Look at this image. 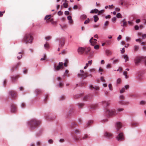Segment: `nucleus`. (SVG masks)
<instances>
[{
    "mask_svg": "<svg viewBox=\"0 0 146 146\" xmlns=\"http://www.w3.org/2000/svg\"><path fill=\"white\" fill-rule=\"evenodd\" d=\"M33 40V38L30 33H26L22 39V42L27 44L31 43Z\"/></svg>",
    "mask_w": 146,
    "mask_h": 146,
    "instance_id": "obj_1",
    "label": "nucleus"
},
{
    "mask_svg": "<svg viewBox=\"0 0 146 146\" xmlns=\"http://www.w3.org/2000/svg\"><path fill=\"white\" fill-rule=\"evenodd\" d=\"M40 123V121L37 120L35 119H33L29 122V124L31 128L33 129L36 128Z\"/></svg>",
    "mask_w": 146,
    "mask_h": 146,
    "instance_id": "obj_2",
    "label": "nucleus"
},
{
    "mask_svg": "<svg viewBox=\"0 0 146 146\" xmlns=\"http://www.w3.org/2000/svg\"><path fill=\"white\" fill-rule=\"evenodd\" d=\"M80 73L78 74V76L79 77H80L83 79L86 78L88 76H92V75L90 74L88 75V74L87 72L84 73V71L83 70H80Z\"/></svg>",
    "mask_w": 146,
    "mask_h": 146,
    "instance_id": "obj_3",
    "label": "nucleus"
},
{
    "mask_svg": "<svg viewBox=\"0 0 146 146\" xmlns=\"http://www.w3.org/2000/svg\"><path fill=\"white\" fill-rule=\"evenodd\" d=\"M116 139L118 141H122L125 139V137L122 132L119 133L116 137Z\"/></svg>",
    "mask_w": 146,
    "mask_h": 146,
    "instance_id": "obj_4",
    "label": "nucleus"
},
{
    "mask_svg": "<svg viewBox=\"0 0 146 146\" xmlns=\"http://www.w3.org/2000/svg\"><path fill=\"white\" fill-rule=\"evenodd\" d=\"M63 68V63L62 62H60L59 63L58 65L56 66L54 65V69L55 71H58L61 68Z\"/></svg>",
    "mask_w": 146,
    "mask_h": 146,
    "instance_id": "obj_5",
    "label": "nucleus"
},
{
    "mask_svg": "<svg viewBox=\"0 0 146 146\" xmlns=\"http://www.w3.org/2000/svg\"><path fill=\"white\" fill-rule=\"evenodd\" d=\"M10 97L12 98H14L17 96V94L14 91H10L9 92Z\"/></svg>",
    "mask_w": 146,
    "mask_h": 146,
    "instance_id": "obj_6",
    "label": "nucleus"
},
{
    "mask_svg": "<svg viewBox=\"0 0 146 146\" xmlns=\"http://www.w3.org/2000/svg\"><path fill=\"white\" fill-rule=\"evenodd\" d=\"M106 113L108 114L109 116L114 115L115 113V111L114 110H108L106 112Z\"/></svg>",
    "mask_w": 146,
    "mask_h": 146,
    "instance_id": "obj_7",
    "label": "nucleus"
},
{
    "mask_svg": "<svg viewBox=\"0 0 146 146\" xmlns=\"http://www.w3.org/2000/svg\"><path fill=\"white\" fill-rule=\"evenodd\" d=\"M44 19L46 20V22L47 23L50 22L52 23L53 22V19L51 18V15L46 16L45 17Z\"/></svg>",
    "mask_w": 146,
    "mask_h": 146,
    "instance_id": "obj_8",
    "label": "nucleus"
},
{
    "mask_svg": "<svg viewBox=\"0 0 146 146\" xmlns=\"http://www.w3.org/2000/svg\"><path fill=\"white\" fill-rule=\"evenodd\" d=\"M143 59V58L142 57H137L135 60V64H138Z\"/></svg>",
    "mask_w": 146,
    "mask_h": 146,
    "instance_id": "obj_9",
    "label": "nucleus"
},
{
    "mask_svg": "<svg viewBox=\"0 0 146 146\" xmlns=\"http://www.w3.org/2000/svg\"><path fill=\"white\" fill-rule=\"evenodd\" d=\"M85 50V48H84L79 47L78 49V52L79 54H82Z\"/></svg>",
    "mask_w": 146,
    "mask_h": 146,
    "instance_id": "obj_10",
    "label": "nucleus"
},
{
    "mask_svg": "<svg viewBox=\"0 0 146 146\" xmlns=\"http://www.w3.org/2000/svg\"><path fill=\"white\" fill-rule=\"evenodd\" d=\"M72 136L74 140L76 142H78L79 141L82 140V137H81L80 136H75L73 134Z\"/></svg>",
    "mask_w": 146,
    "mask_h": 146,
    "instance_id": "obj_11",
    "label": "nucleus"
},
{
    "mask_svg": "<svg viewBox=\"0 0 146 146\" xmlns=\"http://www.w3.org/2000/svg\"><path fill=\"white\" fill-rule=\"evenodd\" d=\"M113 134L111 133L106 132L104 134V136L110 139L113 137Z\"/></svg>",
    "mask_w": 146,
    "mask_h": 146,
    "instance_id": "obj_12",
    "label": "nucleus"
},
{
    "mask_svg": "<svg viewBox=\"0 0 146 146\" xmlns=\"http://www.w3.org/2000/svg\"><path fill=\"white\" fill-rule=\"evenodd\" d=\"M65 40L63 38H61L59 40V46L60 47H62L64 45Z\"/></svg>",
    "mask_w": 146,
    "mask_h": 146,
    "instance_id": "obj_13",
    "label": "nucleus"
},
{
    "mask_svg": "<svg viewBox=\"0 0 146 146\" xmlns=\"http://www.w3.org/2000/svg\"><path fill=\"white\" fill-rule=\"evenodd\" d=\"M17 111V108L14 104H12L11 106V111L12 113H15Z\"/></svg>",
    "mask_w": 146,
    "mask_h": 146,
    "instance_id": "obj_14",
    "label": "nucleus"
},
{
    "mask_svg": "<svg viewBox=\"0 0 146 146\" xmlns=\"http://www.w3.org/2000/svg\"><path fill=\"white\" fill-rule=\"evenodd\" d=\"M102 104L105 106H108L110 104V101H103L102 102Z\"/></svg>",
    "mask_w": 146,
    "mask_h": 146,
    "instance_id": "obj_15",
    "label": "nucleus"
},
{
    "mask_svg": "<svg viewBox=\"0 0 146 146\" xmlns=\"http://www.w3.org/2000/svg\"><path fill=\"white\" fill-rule=\"evenodd\" d=\"M117 129L119 130L121 127L122 125L120 122H117L116 124L115 125Z\"/></svg>",
    "mask_w": 146,
    "mask_h": 146,
    "instance_id": "obj_16",
    "label": "nucleus"
},
{
    "mask_svg": "<svg viewBox=\"0 0 146 146\" xmlns=\"http://www.w3.org/2000/svg\"><path fill=\"white\" fill-rule=\"evenodd\" d=\"M92 63V60L89 61L86 64V66L84 67V69H86L89 66L91 65Z\"/></svg>",
    "mask_w": 146,
    "mask_h": 146,
    "instance_id": "obj_17",
    "label": "nucleus"
},
{
    "mask_svg": "<svg viewBox=\"0 0 146 146\" xmlns=\"http://www.w3.org/2000/svg\"><path fill=\"white\" fill-rule=\"evenodd\" d=\"M21 65V63L20 62H19L17 63V64L15 66H13L12 67V68L11 69V70L12 71H13L15 69H16L18 68V67L20 66Z\"/></svg>",
    "mask_w": 146,
    "mask_h": 146,
    "instance_id": "obj_18",
    "label": "nucleus"
},
{
    "mask_svg": "<svg viewBox=\"0 0 146 146\" xmlns=\"http://www.w3.org/2000/svg\"><path fill=\"white\" fill-rule=\"evenodd\" d=\"M93 40V38L92 37L90 40V42L92 45H94L97 43V42Z\"/></svg>",
    "mask_w": 146,
    "mask_h": 146,
    "instance_id": "obj_19",
    "label": "nucleus"
},
{
    "mask_svg": "<svg viewBox=\"0 0 146 146\" xmlns=\"http://www.w3.org/2000/svg\"><path fill=\"white\" fill-rule=\"evenodd\" d=\"M82 140L86 139H90V137L87 134H84L82 137Z\"/></svg>",
    "mask_w": 146,
    "mask_h": 146,
    "instance_id": "obj_20",
    "label": "nucleus"
},
{
    "mask_svg": "<svg viewBox=\"0 0 146 146\" xmlns=\"http://www.w3.org/2000/svg\"><path fill=\"white\" fill-rule=\"evenodd\" d=\"M94 52L93 51H91L88 54V57L89 58H92L94 56Z\"/></svg>",
    "mask_w": 146,
    "mask_h": 146,
    "instance_id": "obj_21",
    "label": "nucleus"
},
{
    "mask_svg": "<svg viewBox=\"0 0 146 146\" xmlns=\"http://www.w3.org/2000/svg\"><path fill=\"white\" fill-rule=\"evenodd\" d=\"M90 89H94L96 90H98L99 89V87L96 86L94 87L92 85L90 86Z\"/></svg>",
    "mask_w": 146,
    "mask_h": 146,
    "instance_id": "obj_22",
    "label": "nucleus"
},
{
    "mask_svg": "<svg viewBox=\"0 0 146 146\" xmlns=\"http://www.w3.org/2000/svg\"><path fill=\"white\" fill-rule=\"evenodd\" d=\"M90 47L86 49H85V50L84 51L85 54L88 55L89 54L88 53L90 51Z\"/></svg>",
    "mask_w": 146,
    "mask_h": 146,
    "instance_id": "obj_23",
    "label": "nucleus"
},
{
    "mask_svg": "<svg viewBox=\"0 0 146 146\" xmlns=\"http://www.w3.org/2000/svg\"><path fill=\"white\" fill-rule=\"evenodd\" d=\"M19 77L18 76H13L11 77L12 81V82H14L17 80V79Z\"/></svg>",
    "mask_w": 146,
    "mask_h": 146,
    "instance_id": "obj_24",
    "label": "nucleus"
},
{
    "mask_svg": "<svg viewBox=\"0 0 146 146\" xmlns=\"http://www.w3.org/2000/svg\"><path fill=\"white\" fill-rule=\"evenodd\" d=\"M42 91L41 90L39 89H36L35 90V92L37 95H38L41 93Z\"/></svg>",
    "mask_w": 146,
    "mask_h": 146,
    "instance_id": "obj_25",
    "label": "nucleus"
},
{
    "mask_svg": "<svg viewBox=\"0 0 146 146\" xmlns=\"http://www.w3.org/2000/svg\"><path fill=\"white\" fill-rule=\"evenodd\" d=\"M98 10L97 9H95L94 10H92L90 11V13H98Z\"/></svg>",
    "mask_w": 146,
    "mask_h": 146,
    "instance_id": "obj_26",
    "label": "nucleus"
},
{
    "mask_svg": "<svg viewBox=\"0 0 146 146\" xmlns=\"http://www.w3.org/2000/svg\"><path fill=\"white\" fill-rule=\"evenodd\" d=\"M106 53L108 56L111 55L112 53V52L109 50H106Z\"/></svg>",
    "mask_w": 146,
    "mask_h": 146,
    "instance_id": "obj_27",
    "label": "nucleus"
},
{
    "mask_svg": "<svg viewBox=\"0 0 146 146\" xmlns=\"http://www.w3.org/2000/svg\"><path fill=\"white\" fill-rule=\"evenodd\" d=\"M23 54V51H22L21 52H19V56H17V58L18 59H20L22 57V54Z\"/></svg>",
    "mask_w": 146,
    "mask_h": 146,
    "instance_id": "obj_28",
    "label": "nucleus"
},
{
    "mask_svg": "<svg viewBox=\"0 0 146 146\" xmlns=\"http://www.w3.org/2000/svg\"><path fill=\"white\" fill-rule=\"evenodd\" d=\"M93 123V121L92 120H90L88 121V122L87 124L86 125L87 126L85 127L86 128V127H88L91 124H92Z\"/></svg>",
    "mask_w": 146,
    "mask_h": 146,
    "instance_id": "obj_29",
    "label": "nucleus"
},
{
    "mask_svg": "<svg viewBox=\"0 0 146 146\" xmlns=\"http://www.w3.org/2000/svg\"><path fill=\"white\" fill-rule=\"evenodd\" d=\"M123 57L125 59V62H126L127 61L129 60V58L128 57V56L127 55H123Z\"/></svg>",
    "mask_w": 146,
    "mask_h": 146,
    "instance_id": "obj_30",
    "label": "nucleus"
},
{
    "mask_svg": "<svg viewBox=\"0 0 146 146\" xmlns=\"http://www.w3.org/2000/svg\"><path fill=\"white\" fill-rule=\"evenodd\" d=\"M133 48L134 51H136L138 50L139 48V46L137 45H135L134 46Z\"/></svg>",
    "mask_w": 146,
    "mask_h": 146,
    "instance_id": "obj_31",
    "label": "nucleus"
},
{
    "mask_svg": "<svg viewBox=\"0 0 146 146\" xmlns=\"http://www.w3.org/2000/svg\"><path fill=\"white\" fill-rule=\"evenodd\" d=\"M94 21L95 22H96L99 19L97 15H95L94 16Z\"/></svg>",
    "mask_w": 146,
    "mask_h": 146,
    "instance_id": "obj_32",
    "label": "nucleus"
},
{
    "mask_svg": "<svg viewBox=\"0 0 146 146\" xmlns=\"http://www.w3.org/2000/svg\"><path fill=\"white\" fill-rule=\"evenodd\" d=\"M122 22H123V24L121 25V26L123 27H124L125 26H126L127 25V22L125 21V19H124L122 21Z\"/></svg>",
    "mask_w": 146,
    "mask_h": 146,
    "instance_id": "obj_33",
    "label": "nucleus"
},
{
    "mask_svg": "<svg viewBox=\"0 0 146 146\" xmlns=\"http://www.w3.org/2000/svg\"><path fill=\"white\" fill-rule=\"evenodd\" d=\"M119 103L121 105H125L126 104L125 102L124 101V100H120Z\"/></svg>",
    "mask_w": 146,
    "mask_h": 146,
    "instance_id": "obj_34",
    "label": "nucleus"
},
{
    "mask_svg": "<svg viewBox=\"0 0 146 146\" xmlns=\"http://www.w3.org/2000/svg\"><path fill=\"white\" fill-rule=\"evenodd\" d=\"M78 105L79 108H82L84 106V104L83 103H79Z\"/></svg>",
    "mask_w": 146,
    "mask_h": 146,
    "instance_id": "obj_35",
    "label": "nucleus"
},
{
    "mask_svg": "<svg viewBox=\"0 0 146 146\" xmlns=\"http://www.w3.org/2000/svg\"><path fill=\"white\" fill-rule=\"evenodd\" d=\"M97 106L98 105L97 104H95L91 105L90 108L91 109H95V108H96Z\"/></svg>",
    "mask_w": 146,
    "mask_h": 146,
    "instance_id": "obj_36",
    "label": "nucleus"
},
{
    "mask_svg": "<svg viewBox=\"0 0 146 146\" xmlns=\"http://www.w3.org/2000/svg\"><path fill=\"white\" fill-rule=\"evenodd\" d=\"M109 24V22L108 21H106L105 23L104 24V29H106V27Z\"/></svg>",
    "mask_w": 146,
    "mask_h": 146,
    "instance_id": "obj_37",
    "label": "nucleus"
},
{
    "mask_svg": "<svg viewBox=\"0 0 146 146\" xmlns=\"http://www.w3.org/2000/svg\"><path fill=\"white\" fill-rule=\"evenodd\" d=\"M89 98V96L87 95L85 96L83 100L84 101H86Z\"/></svg>",
    "mask_w": 146,
    "mask_h": 146,
    "instance_id": "obj_38",
    "label": "nucleus"
},
{
    "mask_svg": "<svg viewBox=\"0 0 146 146\" xmlns=\"http://www.w3.org/2000/svg\"><path fill=\"white\" fill-rule=\"evenodd\" d=\"M68 62V61L67 59H66L65 60V62L64 63V66H67V64Z\"/></svg>",
    "mask_w": 146,
    "mask_h": 146,
    "instance_id": "obj_39",
    "label": "nucleus"
},
{
    "mask_svg": "<svg viewBox=\"0 0 146 146\" xmlns=\"http://www.w3.org/2000/svg\"><path fill=\"white\" fill-rule=\"evenodd\" d=\"M123 74L125 76V78L126 79L128 78V76L127 75V72L126 71H125L123 72Z\"/></svg>",
    "mask_w": 146,
    "mask_h": 146,
    "instance_id": "obj_40",
    "label": "nucleus"
},
{
    "mask_svg": "<svg viewBox=\"0 0 146 146\" xmlns=\"http://www.w3.org/2000/svg\"><path fill=\"white\" fill-rule=\"evenodd\" d=\"M116 16L117 17V18H122V17L121 15V14L120 13H118L117 15H116Z\"/></svg>",
    "mask_w": 146,
    "mask_h": 146,
    "instance_id": "obj_41",
    "label": "nucleus"
},
{
    "mask_svg": "<svg viewBox=\"0 0 146 146\" xmlns=\"http://www.w3.org/2000/svg\"><path fill=\"white\" fill-rule=\"evenodd\" d=\"M87 18V16L86 15H82L81 17V19H86Z\"/></svg>",
    "mask_w": 146,
    "mask_h": 146,
    "instance_id": "obj_42",
    "label": "nucleus"
},
{
    "mask_svg": "<svg viewBox=\"0 0 146 146\" xmlns=\"http://www.w3.org/2000/svg\"><path fill=\"white\" fill-rule=\"evenodd\" d=\"M105 11L104 10H101L100 11H99L98 12V15H100L101 14H102L103 13H104V12Z\"/></svg>",
    "mask_w": 146,
    "mask_h": 146,
    "instance_id": "obj_43",
    "label": "nucleus"
},
{
    "mask_svg": "<svg viewBox=\"0 0 146 146\" xmlns=\"http://www.w3.org/2000/svg\"><path fill=\"white\" fill-rule=\"evenodd\" d=\"M44 46L45 48H48L49 47V44L48 43L46 42L44 45Z\"/></svg>",
    "mask_w": 146,
    "mask_h": 146,
    "instance_id": "obj_44",
    "label": "nucleus"
},
{
    "mask_svg": "<svg viewBox=\"0 0 146 146\" xmlns=\"http://www.w3.org/2000/svg\"><path fill=\"white\" fill-rule=\"evenodd\" d=\"M69 71L68 70H66L65 71V75L67 76H69V74H68Z\"/></svg>",
    "mask_w": 146,
    "mask_h": 146,
    "instance_id": "obj_45",
    "label": "nucleus"
},
{
    "mask_svg": "<svg viewBox=\"0 0 146 146\" xmlns=\"http://www.w3.org/2000/svg\"><path fill=\"white\" fill-rule=\"evenodd\" d=\"M121 81V78H118L117 81V84H120Z\"/></svg>",
    "mask_w": 146,
    "mask_h": 146,
    "instance_id": "obj_46",
    "label": "nucleus"
},
{
    "mask_svg": "<svg viewBox=\"0 0 146 146\" xmlns=\"http://www.w3.org/2000/svg\"><path fill=\"white\" fill-rule=\"evenodd\" d=\"M90 22V19L89 18L87 19L84 22V24H85L88 23Z\"/></svg>",
    "mask_w": 146,
    "mask_h": 146,
    "instance_id": "obj_47",
    "label": "nucleus"
},
{
    "mask_svg": "<svg viewBox=\"0 0 146 146\" xmlns=\"http://www.w3.org/2000/svg\"><path fill=\"white\" fill-rule=\"evenodd\" d=\"M63 5H64V7L65 8H67L68 6V3H64L63 4Z\"/></svg>",
    "mask_w": 146,
    "mask_h": 146,
    "instance_id": "obj_48",
    "label": "nucleus"
},
{
    "mask_svg": "<svg viewBox=\"0 0 146 146\" xmlns=\"http://www.w3.org/2000/svg\"><path fill=\"white\" fill-rule=\"evenodd\" d=\"M125 88H123L122 89H121L120 91V93H123L125 92Z\"/></svg>",
    "mask_w": 146,
    "mask_h": 146,
    "instance_id": "obj_49",
    "label": "nucleus"
},
{
    "mask_svg": "<svg viewBox=\"0 0 146 146\" xmlns=\"http://www.w3.org/2000/svg\"><path fill=\"white\" fill-rule=\"evenodd\" d=\"M46 54H44V57L43 58H42L40 59V60L41 61L44 60L46 59Z\"/></svg>",
    "mask_w": 146,
    "mask_h": 146,
    "instance_id": "obj_50",
    "label": "nucleus"
},
{
    "mask_svg": "<svg viewBox=\"0 0 146 146\" xmlns=\"http://www.w3.org/2000/svg\"><path fill=\"white\" fill-rule=\"evenodd\" d=\"M100 79H101V81H102V82H105L106 80L104 79V78L103 77V76L101 77V78H100Z\"/></svg>",
    "mask_w": 146,
    "mask_h": 146,
    "instance_id": "obj_51",
    "label": "nucleus"
},
{
    "mask_svg": "<svg viewBox=\"0 0 146 146\" xmlns=\"http://www.w3.org/2000/svg\"><path fill=\"white\" fill-rule=\"evenodd\" d=\"M108 86L110 90H112V86L111 84H109Z\"/></svg>",
    "mask_w": 146,
    "mask_h": 146,
    "instance_id": "obj_52",
    "label": "nucleus"
},
{
    "mask_svg": "<svg viewBox=\"0 0 146 146\" xmlns=\"http://www.w3.org/2000/svg\"><path fill=\"white\" fill-rule=\"evenodd\" d=\"M51 38V37L50 36H47L45 38V39L47 40H50Z\"/></svg>",
    "mask_w": 146,
    "mask_h": 146,
    "instance_id": "obj_53",
    "label": "nucleus"
},
{
    "mask_svg": "<svg viewBox=\"0 0 146 146\" xmlns=\"http://www.w3.org/2000/svg\"><path fill=\"white\" fill-rule=\"evenodd\" d=\"M99 46L98 45H96L94 47V48L95 49H98L99 48Z\"/></svg>",
    "mask_w": 146,
    "mask_h": 146,
    "instance_id": "obj_54",
    "label": "nucleus"
},
{
    "mask_svg": "<svg viewBox=\"0 0 146 146\" xmlns=\"http://www.w3.org/2000/svg\"><path fill=\"white\" fill-rule=\"evenodd\" d=\"M63 84L62 82H60L59 83V86L60 87H62L63 86Z\"/></svg>",
    "mask_w": 146,
    "mask_h": 146,
    "instance_id": "obj_55",
    "label": "nucleus"
},
{
    "mask_svg": "<svg viewBox=\"0 0 146 146\" xmlns=\"http://www.w3.org/2000/svg\"><path fill=\"white\" fill-rule=\"evenodd\" d=\"M145 104V101H142L140 102V104L142 105H143Z\"/></svg>",
    "mask_w": 146,
    "mask_h": 146,
    "instance_id": "obj_56",
    "label": "nucleus"
},
{
    "mask_svg": "<svg viewBox=\"0 0 146 146\" xmlns=\"http://www.w3.org/2000/svg\"><path fill=\"white\" fill-rule=\"evenodd\" d=\"M5 13V11L3 12L0 11V17H2L3 16V14Z\"/></svg>",
    "mask_w": 146,
    "mask_h": 146,
    "instance_id": "obj_57",
    "label": "nucleus"
},
{
    "mask_svg": "<svg viewBox=\"0 0 146 146\" xmlns=\"http://www.w3.org/2000/svg\"><path fill=\"white\" fill-rule=\"evenodd\" d=\"M142 37L143 39H145L146 38V34H142Z\"/></svg>",
    "mask_w": 146,
    "mask_h": 146,
    "instance_id": "obj_58",
    "label": "nucleus"
},
{
    "mask_svg": "<svg viewBox=\"0 0 146 146\" xmlns=\"http://www.w3.org/2000/svg\"><path fill=\"white\" fill-rule=\"evenodd\" d=\"M119 61V60L118 59H116L113 61V64H116Z\"/></svg>",
    "mask_w": 146,
    "mask_h": 146,
    "instance_id": "obj_59",
    "label": "nucleus"
},
{
    "mask_svg": "<svg viewBox=\"0 0 146 146\" xmlns=\"http://www.w3.org/2000/svg\"><path fill=\"white\" fill-rule=\"evenodd\" d=\"M137 123H132L131 125L133 126H137Z\"/></svg>",
    "mask_w": 146,
    "mask_h": 146,
    "instance_id": "obj_60",
    "label": "nucleus"
},
{
    "mask_svg": "<svg viewBox=\"0 0 146 146\" xmlns=\"http://www.w3.org/2000/svg\"><path fill=\"white\" fill-rule=\"evenodd\" d=\"M63 13L61 11H59L58 13V14L59 15H62Z\"/></svg>",
    "mask_w": 146,
    "mask_h": 146,
    "instance_id": "obj_61",
    "label": "nucleus"
},
{
    "mask_svg": "<svg viewBox=\"0 0 146 146\" xmlns=\"http://www.w3.org/2000/svg\"><path fill=\"white\" fill-rule=\"evenodd\" d=\"M125 89H127L129 88V85H126L125 86Z\"/></svg>",
    "mask_w": 146,
    "mask_h": 146,
    "instance_id": "obj_62",
    "label": "nucleus"
},
{
    "mask_svg": "<svg viewBox=\"0 0 146 146\" xmlns=\"http://www.w3.org/2000/svg\"><path fill=\"white\" fill-rule=\"evenodd\" d=\"M120 100H124V96L123 95H121L120 96Z\"/></svg>",
    "mask_w": 146,
    "mask_h": 146,
    "instance_id": "obj_63",
    "label": "nucleus"
},
{
    "mask_svg": "<svg viewBox=\"0 0 146 146\" xmlns=\"http://www.w3.org/2000/svg\"><path fill=\"white\" fill-rule=\"evenodd\" d=\"M90 71L91 72H94L96 71V70L95 69L92 68L90 69Z\"/></svg>",
    "mask_w": 146,
    "mask_h": 146,
    "instance_id": "obj_64",
    "label": "nucleus"
}]
</instances>
